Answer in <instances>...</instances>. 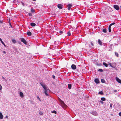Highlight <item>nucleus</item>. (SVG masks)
<instances>
[{
	"instance_id": "1",
	"label": "nucleus",
	"mask_w": 121,
	"mask_h": 121,
	"mask_svg": "<svg viewBox=\"0 0 121 121\" xmlns=\"http://www.w3.org/2000/svg\"><path fill=\"white\" fill-rule=\"evenodd\" d=\"M40 84L42 86L45 91H44V92L45 94V95L47 96H48V94L47 93V92L49 91V90L47 86L45 85L42 82H41L40 83Z\"/></svg>"
},
{
	"instance_id": "2",
	"label": "nucleus",
	"mask_w": 121,
	"mask_h": 121,
	"mask_svg": "<svg viewBox=\"0 0 121 121\" xmlns=\"http://www.w3.org/2000/svg\"><path fill=\"white\" fill-rule=\"evenodd\" d=\"M59 101L61 106L63 108H66L67 106L65 105L63 101H62L60 99L59 100Z\"/></svg>"
},
{
	"instance_id": "3",
	"label": "nucleus",
	"mask_w": 121,
	"mask_h": 121,
	"mask_svg": "<svg viewBox=\"0 0 121 121\" xmlns=\"http://www.w3.org/2000/svg\"><path fill=\"white\" fill-rule=\"evenodd\" d=\"M21 42H23L25 44H27V42L25 39L23 38H21Z\"/></svg>"
},
{
	"instance_id": "4",
	"label": "nucleus",
	"mask_w": 121,
	"mask_h": 121,
	"mask_svg": "<svg viewBox=\"0 0 121 121\" xmlns=\"http://www.w3.org/2000/svg\"><path fill=\"white\" fill-rule=\"evenodd\" d=\"M113 6L114 8L116 10H118L119 9V8L117 5H114Z\"/></svg>"
},
{
	"instance_id": "5",
	"label": "nucleus",
	"mask_w": 121,
	"mask_h": 121,
	"mask_svg": "<svg viewBox=\"0 0 121 121\" xmlns=\"http://www.w3.org/2000/svg\"><path fill=\"white\" fill-rule=\"evenodd\" d=\"M91 113L94 116H97L98 114L97 113L96 111H92Z\"/></svg>"
},
{
	"instance_id": "6",
	"label": "nucleus",
	"mask_w": 121,
	"mask_h": 121,
	"mask_svg": "<svg viewBox=\"0 0 121 121\" xmlns=\"http://www.w3.org/2000/svg\"><path fill=\"white\" fill-rule=\"evenodd\" d=\"M94 81L96 83H98L99 82V79L98 78H95V79Z\"/></svg>"
},
{
	"instance_id": "7",
	"label": "nucleus",
	"mask_w": 121,
	"mask_h": 121,
	"mask_svg": "<svg viewBox=\"0 0 121 121\" xmlns=\"http://www.w3.org/2000/svg\"><path fill=\"white\" fill-rule=\"evenodd\" d=\"M71 67L74 70L76 68V66L74 64H73L72 65Z\"/></svg>"
},
{
	"instance_id": "8",
	"label": "nucleus",
	"mask_w": 121,
	"mask_h": 121,
	"mask_svg": "<svg viewBox=\"0 0 121 121\" xmlns=\"http://www.w3.org/2000/svg\"><path fill=\"white\" fill-rule=\"evenodd\" d=\"M116 80L117 81V82H118L119 83H121V80L120 79L117 77H116Z\"/></svg>"
},
{
	"instance_id": "9",
	"label": "nucleus",
	"mask_w": 121,
	"mask_h": 121,
	"mask_svg": "<svg viewBox=\"0 0 121 121\" xmlns=\"http://www.w3.org/2000/svg\"><path fill=\"white\" fill-rule=\"evenodd\" d=\"M62 6L63 5L60 4H58L57 5L58 8L60 9H62Z\"/></svg>"
},
{
	"instance_id": "10",
	"label": "nucleus",
	"mask_w": 121,
	"mask_h": 121,
	"mask_svg": "<svg viewBox=\"0 0 121 121\" xmlns=\"http://www.w3.org/2000/svg\"><path fill=\"white\" fill-rule=\"evenodd\" d=\"M72 6V5L70 4L68 5V10H70Z\"/></svg>"
},
{
	"instance_id": "11",
	"label": "nucleus",
	"mask_w": 121,
	"mask_h": 121,
	"mask_svg": "<svg viewBox=\"0 0 121 121\" xmlns=\"http://www.w3.org/2000/svg\"><path fill=\"white\" fill-rule=\"evenodd\" d=\"M20 95L21 97H23V95L22 92H20Z\"/></svg>"
},
{
	"instance_id": "12",
	"label": "nucleus",
	"mask_w": 121,
	"mask_h": 121,
	"mask_svg": "<svg viewBox=\"0 0 121 121\" xmlns=\"http://www.w3.org/2000/svg\"><path fill=\"white\" fill-rule=\"evenodd\" d=\"M3 116L2 114V113L0 112V119H3Z\"/></svg>"
},
{
	"instance_id": "13",
	"label": "nucleus",
	"mask_w": 121,
	"mask_h": 121,
	"mask_svg": "<svg viewBox=\"0 0 121 121\" xmlns=\"http://www.w3.org/2000/svg\"><path fill=\"white\" fill-rule=\"evenodd\" d=\"M30 25L32 26H34L36 25V24L33 23H30Z\"/></svg>"
},
{
	"instance_id": "14",
	"label": "nucleus",
	"mask_w": 121,
	"mask_h": 121,
	"mask_svg": "<svg viewBox=\"0 0 121 121\" xmlns=\"http://www.w3.org/2000/svg\"><path fill=\"white\" fill-rule=\"evenodd\" d=\"M68 88L69 89H71V84H68Z\"/></svg>"
},
{
	"instance_id": "15",
	"label": "nucleus",
	"mask_w": 121,
	"mask_h": 121,
	"mask_svg": "<svg viewBox=\"0 0 121 121\" xmlns=\"http://www.w3.org/2000/svg\"><path fill=\"white\" fill-rule=\"evenodd\" d=\"M27 34L28 35L30 36L31 35V33L30 31H29L27 33Z\"/></svg>"
},
{
	"instance_id": "16",
	"label": "nucleus",
	"mask_w": 121,
	"mask_h": 121,
	"mask_svg": "<svg viewBox=\"0 0 121 121\" xmlns=\"http://www.w3.org/2000/svg\"><path fill=\"white\" fill-rule=\"evenodd\" d=\"M98 43H99L100 44V45H101L102 44V42L101 41L100 39H99L98 40Z\"/></svg>"
},
{
	"instance_id": "17",
	"label": "nucleus",
	"mask_w": 121,
	"mask_h": 121,
	"mask_svg": "<svg viewBox=\"0 0 121 121\" xmlns=\"http://www.w3.org/2000/svg\"><path fill=\"white\" fill-rule=\"evenodd\" d=\"M103 65H104L106 67H107L108 66V65L105 62H103Z\"/></svg>"
},
{
	"instance_id": "18",
	"label": "nucleus",
	"mask_w": 121,
	"mask_h": 121,
	"mask_svg": "<svg viewBox=\"0 0 121 121\" xmlns=\"http://www.w3.org/2000/svg\"><path fill=\"white\" fill-rule=\"evenodd\" d=\"M101 100L103 101H104L105 100V98L104 97H102L101 98Z\"/></svg>"
},
{
	"instance_id": "19",
	"label": "nucleus",
	"mask_w": 121,
	"mask_h": 121,
	"mask_svg": "<svg viewBox=\"0 0 121 121\" xmlns=\"http://www.w3.org/2000/svg\"><path fill=\"white\" fill-rule=\"evenodd\" d=\"M99 94H101V95H102L103 94V91H99L98 93Z\"/></svg>"
},
{
	"instance_id": "20",
	"label": "nucleus",
	"mask_w": 121,
	"mask_h": 121,
	"mask_svg": "<svg viewBox=\"0 0 121 121\" xmlns=\"http://www.w3.org/2000/svg\"><path fill=\"white\" fill-rule=\"evenodd\" d=\"M101 82L103 83H104L105 82V80L103 79H102L101 80Z\"/></svg>"
},
{
	"instance_id": "21",
	"label": "nucleus",
	"mask_w": 121,
	"mask_h": 121,
	"mask_svg": "<svg viewBox=\"0 0 121 121\" xmlns=\"http://www.w3.org/2000/svg\"><path fill=\"white\" fill-rule=\"evenodd\" d=\"M102 31L104 33H106L107 31V30L105 29H103Z\"/></svg>"
},
{
	"instance_id": "22",
	"label": "nucleus",
	"mask_w": 121,
	"mask_h": 121,
	"mask_svg": "<svg viewBox=\"0 0 121 121\" xmlns=\"http://www.w3.org/2000/svg\"><path fill=\"white\" fill-rule=\"evenodd\" d=\"M111 27L110 26H109L108 27V30L109 32H111Z\"/></svg>"
},
{
	"instance_id": "23",
	"label": "nucleus",
	"mask_w": 121,
	"mask_h": 121,
	"mask_svg": "<svg viewBox=\"0 0 121 121\" xmlns=\"http://www.w3.org/2000/svg\"><path fill=\"white\" fill-rule=\"evenodd\" d=\"M12 42L13 43H15L16 42V41L14 39H13L12 40Z\"/></svg>"
},
{
	"instance_id": "24",
	"label": "nucleus",
	"mask_w": 121,
	"mask_h": 121,
	"mask_svg": "<svg viewBox=\"0 0 121 121\" xmlns=\"http://www.w3.org/2000/svg\"><path fill=\"white\" fill-rule=\"evenodd\" d=\"M115 23L114 22H113V23H112L109 26H112V25H114V24H115Z\"/></svg>"
},
{
	"instance_id": "25",
	"label": "nucleus",
	"mask_w": 121,
	"mask_h": 121,
	"mask_svg": "<svg viewBox=\"0 0 121 121\" xmlns=\"http://www.w3.org/2000/svg\"><path fill=\"white\" fill-rule=\"evenodd\" d=\"M98 71H99L101 72H103V70L101 69H99Z\"/></svg>"
},
{
	"instance_id": "26",
	"label": "nucleus",
	"mask_w": 121,
	"mask_h": 121,
	"mask_svg": "<svg viewBox=\"0 0 121 121\" xmlns=\"http://www.w3.org/2000/svg\"><path fill=\"white\" fill-rule=\"evenodd\" d=\"M68 35L70 36L71 35V34L70 32L69 31L68 33Z\"/></svg>"
},
{
	"instance_id": "27",
	"label": "nucleus",
	"mask_w": 121,
	"mask_h": 121,
	"mask_svg": "<svg viewBox=\"0 0 121 121\" xmlns=\"http://www.w3.org/2000/svg\"><path fill=\"white\" fill-rule=\"evenodd\" d=\"M37 98L40 101H41V100H40V98H39V96H37Z\"/></svg>"
},
{
	"instance_id": "28",
	"label": "nucleus",
	"mask_w": 121,
	"mask_h": 121,
	"mask_svg": "<svg viewBox=\"0 0 121 121\" xmlns=\"http://www.w3.org/2000/svg\"><path fill=\"white\" fill-rule=\"evenodd\" d=\"M115 54L116 56L118 57V53L117 52H115Z\"/></svg>"
},
{
	"instance_id": "29",
	"label": "nucleus",
	"mask_w": 121,
	"mask_h": 121,
	"mask_svg": "<svg viewBox=\"0 0 121 121\" xmlns=\"http://www.w3.org/2000/svg\"><path fill=\"white\" fill-rule=\"evenodd\" d=\"M52 112V113L55 114H56V111L55 110H54Z\"/></svg>"
},
{
	"instance_id": "30",
	"label": "nucleus",
	"mask_w": 121,
	"mask_h": 121,
	"mask_svg": "<svg viewBox=\"0 0 121 121\" xmlns=\"http://www.w3.org/2000/svg\"><path fill=\"white\" fill-rule=\"evenodd\" d=\"M2 88V87L0 84V90H1Z\"/></svg>"
},
{
	"instance_id": "31",
	"label": "nucleus",
	"mask_w": 121,
	"mask_h": 121,
	"mask_svg": "<svg viewBox=\"0 0 121 121\" xmlns=\"http://www.w3.org/2000/svg\"><path fill=\"white\" fill-rule=\"evenodd\" d=\"M28 15L29 16H31L32 15V14L31 13H28Z\"/></svg>"
},
{
	"instance_id": "32",
	"label": "nucleus",
	"mask_w": 121,
	"mask_h": 121,
	"mask_svg": "<svg viewBox=\"0 0 121 121\" xmlns=\"http://www.w3.org/2000/svg\"><path fill=\"white\" fill-rule=\"evenodd\" d=\"M39 113L40 115H42L43 114V113L42 112H41L40 111V112H39Z\"/></svg>"
},
{
	"instance_id": "33",
	"label": "nucleus",
	"mask_w": 121,
	"mask_h": 121,
	"mask_svg": "<svg viewBox=\"0 0 121 121\" xmlns=\"http://www.w3.org/2000/svg\"><path fill=\"white\" fill-rule=\"evenodd\" d=\"M109 64L111 67H113V66L111 65V63H109Z\"/></svg>"
},
{
	"instance_id": "34",
	"label": "nucleus",
	"mask_w": 121,
	"mask_h": 121,
	"mask_svg": "<svg viewBox=\"0 0 121 121\" xmlns=\"http://www.w3.org/2000/svg\"><path fill=\"white\" fill-rule=\"evenodd\" d=\"M91 44L92 46H94V44H93V43L92 42H91Z\"/></svg>"
},
{
	"instance_id": "35",
	"label": "nucleus",
	"mask_w": 121,
	"mask_h": 121,
	"mask_svg": "<svg viewBox=\"0 0 121 121\" xmlns=\"http://www.w3.org/2000/svg\"><path fill=\"white\" fill-rule=\"evenodd\" d=\"M112 104H110V108H112Z\"/></svg>"
},
{
	"instance_id": "36",
	"label": "nucleus",
	"mask_w": 121,
	"mask_h": 121,
	"mask_svg": "<svg viewBox=\"0 0 121 121\" xmlns=\"http://www.w3.org/2000/svg\"><path fill=\"white\" fill-rule=\"evenodd\" d=\"M117 91V90H113V91L114 92H116Z\"/></svg>"
},
{
	"instance_id": "37",
	"label": "nucleus",
	"mask_w": 121,
	"mask_h": 121,
	"mask_svg": "<svg viewBox=\"0 0 121 121\" xmlns=\"http://www.w3.org/2000/svg\"><path fill=\"white\" fill-rule=\"evenodd\" d=\"M52 77L53 78H55V76H54V75H52Z\"/></svg>"
},
{
	"instance_id": "38",
	"label": "nucleus",
	"mask_w": 121,
	"mask_h": 121,
	"mask_svg": "<svg viewBox=\"0 0 121 121\" xmlns=\"http://www.w3.org/2000/svg\"><path fill=\"white\" fill-rule=\"evenodd\" d=\"M0 41H1V43H2V42H3V41H2L1 39L0 38Z\"/></svg>"
},
{
	"instance_id": "39",
	"label": "nucleus",
	"mask_w": 121,
	"mask_h": 121,
	"mask_svg": "<svg viewBox=\"0 0 121 121\" xmlns=\"http://www.w3.org/2000/svg\"><path fill=\"white\" fill-rule=\"evenodd\" d=\"M119 116L121 117V112H119Z\"/></svg>"
},
{
	"instance_id": "40",
	"label": "nucleus",
	"mask_w": 121,
	"mask_h": 121,
	"mask_svg": "<svg viewBox=\"0 0 121 121\" xmlns=\"http://www.w3.org/2000/svg\"><path fill=\"white\" fill-rule=\"evenodd\" d=\"M60 33L62 34L63 33V31H60L59 32Z\"/></svg>"
},
{
	"instance_id": "41",
	"label": "nucleus",
	"mask_w": 121,
	"mask_h": 121,
	"mask_svg": "<svg viewBox=\"0 0 121 121\" xmlns=\"http://www.w3.org/2000/svg\"><path fill=\"white\" fill-rule=\"evenodd\" d=\"M31 11L32 12H33L34 11V10L33 9H31Z\"/></svg>"
},
{
	"instance_id": "42",
	"label": "nucleus",
	"mask_w": 121,
	"mask_h": 121,
	"mask_svg": "<svg viewBox=\"0 0 121 121\" xmlns=\"http://www.w3.org/2000/svg\"><path fill=\"white\" fill-rule=\"evenodd\" d=\"M3 53L4 54L6 53V52L4 51H3Z\"/></svg>"
},
{
	"instance_id": "43",
	"label": "nucleus",
	"mask_w": 121,
	"mask_h": 121,
	"mask_svg": "<svg viewBox=\"0 0 121 121\" xmlns=\"http://www.w3.org/2000/svg\"><path fill=\"white\" fill-rule=\"evenodd\" d=\"M5 118H8V116H6L5 117Z\"/></svg>"
},
{
	"instance_id": "44",
	"label": "nucleus",
	"mask_w": 121,
	"mask_h": 121,
	"mask_svg": "<svg viewBox=\"0 0 121 121\" xmlns=\"http://www.w3.org/2000/svg\"><path fill=\"white\" fill-rule=\"evenodd\" d=\"M10 26L11 27H12V25L10 23Z\"/></svg>"
},
{
	"instance_id": "45",
	"label": "nucleus",
	"mask_w": 121,
	"mask_h": 121,
	"mask_svg": "<svg viewBox=\"0 0 121 121\" xmlns=\"http://www.w3.org/2000/svg\"><path fill=\"white\" fill-rule=\"evenodd\" d=\"M2 23V21L0 20V23Z\"/></svg>"
},
{
	"instance_id": "46",
	"label": "nucleus",
	"mask_w": 121,
	"mask_h": 121,
	"mask_svg": "<svg viewBox=\"0 0 121 121\" xmlns=\"http://www.w3.org/2000/svg\"><path fill=\"white\" fill-rule=\"evenodd\" d=\"M1 43H2L3 44H4V42H3H3H2Z\"/></svg>"
},
{
	"instance_id": "47",
	"label": "nucleus",
	"mask_w": 121,
	"mask_h": 121,
	"mask_svg": "<svg viewBox=\"0 0 121 121\" xmlns=\"http://www.w3.org/2000/svg\"><path fill=\"white\" fill-rule=\"evenodd\" d=\"M4 46H5V47H6V45L4 43V44H3Z\"/></svg>"
},
{
	"instance_id": "48",
	"label": "nucleus",
	"mask_w": 121,
	"mask_h": 121,
	"mask_svg": "<svg viewBox=\"0 0 121 121\" xmlns=\"http://www.w3.org/2000/svg\"><path fill=\"white\" fill-rule=\"evenodd\" d=\"M100 103H102V104H103V101H100Z\"/></svg>"
},
{
	"instance_id": "49",
	"label": "nucleus",
	"mask_w": 121,
	"mask_h": 121,
	"mask_svg": "<svg viewBox=\"0 0 121 121\" xmlns=\"http://www.w3.org/2000/svg\"><path fill=\"white\" fill-rule=\"evenodd\" d=\"M2 78H3L4 79V77H2Z\"/></svg>"
},
{
	"instance_id": "50",
	"label": "nucleus",
	"mask_w": 121,
	"mask_h": 121,
	"mask_svg": "<svg viewBox=\"0 0 121 121\" xmlns=\"http://www.w3.org/2000/svg\"><path fill=\"white\" fill-rule=\"evenodd\" d=\"M121 8V6H120Z\"/></svg>"
}]
</instances>
